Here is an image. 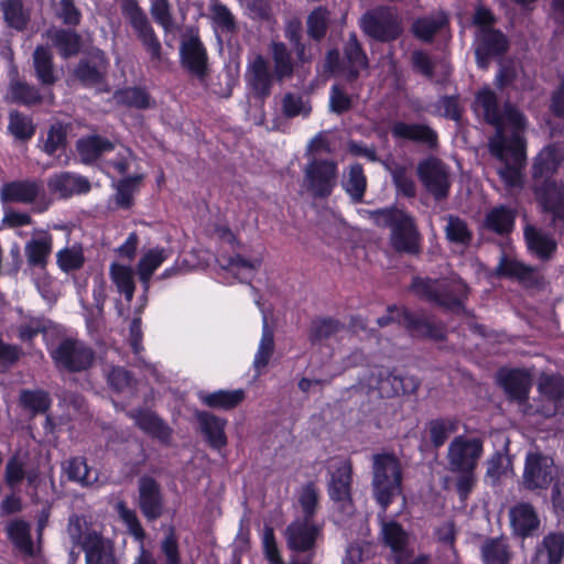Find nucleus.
<instances>
[{
  "mask_svg": "<svg viewBox=\"0 0 564 564\" xmlns=\"http://www.w3.org/2000/svg\"><path fill=\"white\" fill-rule=\"evenodd\" d=\"M245 78L256 96L264 98L270 95L273 75L270 72L269 62L262 55H254L248 62Z\"/></svg>",
  "mask_w": 564,
  "mask_h": 564,
  "instance_id": "obj_18",
  "label": "nucleus"
},
{
  "mask_svg": "<svg viewBox=\"0 0 564 564\" xmlns=\"http://www.w3.org/2000/svg\"><path fill=\"white\" fill-rule=\"evenodd\" d=\"M564 162V147L550 144L536 155L533 164V177L536 197L543 208L555 217H564V184L551 181V176Z\"/></svg>",
  "mask_w": 564,
  "mask_h": 564,
  "instance_id": "obj_2",
  "label": "nucleus"
},
{
  "mask_svg": "<svg viewBox=\"0 0 564 564\" xmlns=\"http://www.w3.org/2000/svg\"><path fill=\"white\" fill-rule=\"evenodd\" d=\"M261 264L260 258L243 259L239 256L229 260L228 271L240 281L249 280Z\"/></svg>",
  "mask_w": 564,
  "mask_h": 564,
  "instance_id": "obj_58",
  "label": "nucleus"
},
{
  "mask_svg": "<svg viewBox=\"0 0 564 564\" xmlns=\"http://www.w3.org/2000/svg\"><path fill=\"white\" fill-rule=\"evenodd\" d=\"M36 77L42 84L51 85L56 80L52 67V54L45 47H36L33 54Z\"/></svg>",
  "mask_w": 564,
  "mask_h": 564,
  "instance_id": "obj_46",
  "label": "nucleus"
},
{
  "mask_svg": "<svg viewBox=\"0 0 564 564\" xmlns=\"http://www.w3.org/2000/svg\"><path fill=\"white\" fill-rule=\"evenodd\" d=\"M390 172L398 192L406 197H413L415 195V184L409 170L403 165H394L390 169Z\"/></svg>",
  "mask_w": 564,
  "mask_h": 564,
  "instance_id": "obj_64",
  "label": "nucleus"
},
{
  "mask_svg": "<svg viewBox=\"0 0 564 564\" xmlns=\"http://www.w3.org/2000/svg\"><path fill=\"white\" fill-rule=\"evenodd\" d=\"M181 57L182 64L191 73L198 77L205 75L207 69V54L198 36L189 35L182 42Z\"/></svg>",
  "mask_w": 564,
  "mask_h": 564,
  "instance_id": "obj_22",
  "label": "nucleus"
},
{
  "mask_svg": "<svg viewBox=\"0 0 564 564\" xmlns=\"http://www.w3.org/2000/svg\"><path fill=\"white\" fill-rule=\"evenodd\" d=\"M170 257V251L162 247H154L145 250L137 264V272L143 284L144 292H148L152 274Z\"/></svg>",
  "mask_w": 564,
  "mask_h": 564,
  "instance_id": "obj_26",
  "label": "nucleus"
},
{
  "mask_svg": "<svg viewBox=\"0 0 564 564\" xmlns=\"http://www.w3.org/2000/svg\"><path fill=\"white\" fill-rule=\"evenodd\" d=\"M494 17L485 8H478L474 15V23L477 25L476 33V58L478 66L486 68L491 56L500 55L508 48L506 36L494 29L491 24Z\"/></svg>",
  "mask_w": 564,
  "mask_h": 564,
  "instance_id": "obj_7",
  "label": "nucleus"
},
{
  "mask_svg": "<svg viewBox=\"0 0 564 564\" xmlns=\"http://www.w3.org/2000/svg\"><path fill=\"white\" fill-rule=\"evenodd\" d=\"M4 478L8 486L13 489L17 488L24 478L34 492H37L41 485L39 471L36 469L25 470L22 460L15 456L7 463Z\"/></svg>",
  "mask_w": 564,
  "mask_h": 564,
  "instance_id": "obj_30",
  "label": "nucleus"
},
{
  "mask_svg": "<svg viewBox=\"0 0 564 564\" xmlns=\"http://www.w3.org/2000/svg\"><path fill=\"white\" fill-rule=\"evenodd\" d=\"M359 214L373 221L378 227H389L390 243L400 252L415 253L420 248V234L414 219L403 209L389 207L377 210L360 209Z\"/></svg>",
  "mask_w": 564,
  "mask_h": 564,
  "instance_id": "obj_3",
  "label": "nucleus"
},
{
  "mask_svg": "<svg viewBox=\"0 0 564 564\" xmlns=\"http://www.w3.org/2000/svg\"><path fill=\"white\" fill-rule=\"evenodd\" d=\"M498 380L511 399L522 402L529 394L532 375L523 369H502L498 373Z\"/></svg>",
  "mask_w": 564,
  "mask_h": 564,
  "instance_id": "obj_21",
  "label": "nucleus"
},
{
  "mask_svg": "<svg viewBox=\"0 0 564 564\" xmlns=\"http://www.w3.org/2000/svg\"><path fill=\"white\" fill-rule=\"evenodd\" d=\"M392 134L397 138L421 141L430 145H433L436 141L435 132L424 124L398 122L392 128Z\"/></svg>",
  "mask_w": 564,
  "mask_h": 564,
  "instance_id": "obj_40",
  "label": "nucleus"
},
{
  "mask_svg": "<svg viewBox=\"0 0 564 564\" xmlns=\"http://www.w3.org/2000/svg\"><path fill=\"white\" fill-rule=\"evenodd\" d=\"M47 37L64 58L76 55L79 52L80 36L73 31L50 30Z\"/></svg>",
  "mask_w": 564,
  "mask_h": 564,
  "instance_id": "obj_38",
  "label": "nucleus"
},
{
  "mask_svg": "<svg viewBox=\"0 0 564 564\" xmlns=\"http://www.w3.org/2000/svg\"><path fill=\"white\" fill-rule=\"evenodd\" d=\"M109 275L117 291L120 294H123L126 300L130 302L135 289L134 272L132 268L119 262H113L110 264Z\"/></svg>",
  "mask_w": 564,
  "mask_h": 564,
  "instance_id": "obj_34",
  "label": "nucleus"
},
{
  "mask_svg": "<svg viewBox=\"0 0 564 564\" xmlns=\"http://www.w3.org/2000/svg\"><path fill=\"white\" fill-rule=\"evenodd\" d=\"M397 319L399 324H403L411 328L415 335L429 336L434 338L441 337V332L434 329V327L427 321H416L409 313L400 312L398 308H390L388 317H381L378 319L380 326L387 325L390 321Z\"/></svg>",
  "mask_w": 564,
  "mask_h": 564,
  "instance_id": "obj_32",
  "label": "nucleus"
},
{
  "mask_svg": "<svg viewBox=\"0 0 564 564\" xmlns=\"http://www.w3.org/2000/svg\"><path fill=\"white\" fill-rule=\"evenodd\" d=\"M115 98L118 104L138 109H148L153 106L149 94L141 88H127L117 91Z\"/></svg>",
  "mask_w": 564,
  "mask_h": 564,
  "instance_id": "obj_50",
  "label": "nucleus"
},
{
  "mask_svg": "<svg viewBox=\"0 0 564 564\" xmlns=\"http://www.w3.org/2000/svg\"><path fill=\"white\" fill-rule=\"evenodd\" d=\"M53 249V238L45 230H35L25 245L28 262L35 267H45Z\"/></svg>",
  "mask_w": 564,
  "mask_h": 564,
  "instance_id": "obj_25",
  "label": "nucleus"
},
{
  "mask_svg": "<svg viewBox=\"0 0 564 564\" xmlns=\"http://www.w3.org/2000/svg\"><path fill=\"white\" fill-rule=\"evenodd\" d=\"M412 288L419 296L451 311H458L468 293L467 285L459 279H415Z\"/></svg>",
  "mask_w": 564,
  "mask_h": 564,
  "instance_id": "obj_6",
  "label": "nucleus"
},
{
  "mask_svg": "<svg viewBox=\"0 0 564 564\" xmlns=\"http://www.w3.org/2000/svg\"><path fill=\"white\" fill-rule=\"evenodd\" d=\"M66 473L69 479L83 486H89L97 481V473L89 469L83 458H72L67 462Z\"/></svg>",
  "mask_w": 564,
  "mask_h": 564,
  "instance_id": "obj_52",
  "label": "nucleus"
},
{
  "mask_svg": "<svg viewBox=\"0 0 564 564\" xmlns=\"http://www.w3.org/2000/svg\"><path fill=\"white\" fill-rule=\"evenodd\" d=\"M305 183L313 195H329L336 183V164L313 160L305 170Z\"/></svg>",
  "mask_w": 564,
  "mask_h": 564,
  "instance_id": "obj_15",
  "label": "nucleus"
},
{
  "mask_svg": "<svg viewBox=\"0 0 564 564\" xmlns=\"http://www.w3.org/2000/svg\"><path fill=\"white\" fill-rule=\"evenodd\" d=\"M138 163L124 175L112 174L122 177L117 183L116 203L118 206L128 208L132 205L133 197L138 193L143 180V174L138 171Z\"/></svg>",
  "mask_w": 564,
  "mask_h": 564,
  "instance_id": "obj_29",
  "label": "nucleus"
},
{
  "mask_svg": "<svg viewBox=\"0 0 564 564\" xmlns=\"http://www.w3.org/2000/svg\"><path fill=\"white\" fill-rule=\"evenodd\" d=\"M318 490L312 482L304 485L297 494V502L302 518L314 519L318 506Z\"/></svg>",
  "mask_w": 564,
  "mask_h": 564,
  "instance_id": "obj_55",
  "label": "nucleus"
},
{
  "mask_svg": "<svg viewBox=\"0 0 564 564\" xmlns=\"http://www.w3.org/2000/svg\"><path fill=\"white\" fill-rule=\"evenodd\" d=\"M56 261L58 268L64 272L82 269L86 261L82 245L74 243L61 249L56 253Z\"/></svg>",
  "mask_w": 564,
  "mask_h": 564,
  "instance_id": "obj_41",
  "label": "nucleus"
},
{
  "mask_svg": "<svg viewBox=\"0 0 564 564\" xmlns=\"http://www.w3.org/2000/svg\"><path fill=\"white\" fill-rule=\"evenodd\" d=\"M447 24V17L438 12L430 18L419 19L414 22L412 30L416 37L422 41H430L433 35L444 29Z\"/></svg>",
  "mask_w": 564,
  "mask_h": 564,
  "instance_id": "obj_43",
  "label": "nucleus"
},
{
  "mask_svg": "<svg viewBox=\"0 0 564 564\" xmlns=\"http://www.w3.org/2000/svg\"><path fill=\"white\" fill-rule=\"evenodd\" d=\"M351 463L348 459L335 460L330 466L328 494L332 500L338 502L344 512L351 510Z\"/></svg>",
  "mask_w": 564,
  "mask_h": 564,
  "instance_id": "obj_11",
  "label": "nucleus"
},
{
  "mask_svg": "<svg viewBox=\"0 0 564 564\" xmlns=\"http://www.w3.org/2000/svg\"><path fill=\"white\" fill-rule=\"evenodd\" d=\"M198 421L203 433L206 435L209 444L215 448H221L226 445L225 435L226 421L208 413H200Z\"/></svg>",
  "mask_w": 564,
  "mask_h": 564,
  "instance_id": "obj_35",
  "label": "nucleus"
},
{
  "mask_svg": "<svg viewBox=\"0 0 564 564\" xmlns=\"http://www.w3.org/2000/svg\"><path fill=\"white\" fill-rule=\"evenodd\" d=\"M360 25L366 34L380 41L394 40L402 31L400 17L391 8H378L367 12L361 18Z\"/></svg>",
  "mask_w": 564,
  "mask_h": 564,
  "instance_id": "obj_10",
  "label": "nucleus"
},
{
  "mask_svg": "<svg viewBox=\"0 0 564 564\" xmlns=\"http://www.w3.org/2000/svg\"><path fill=\"white\" fill-rule=\"evenodd\" d=\"M514 219L513 210L505 206L495 207L486 216V227L497 234H507L513 228Z\"/></svg>",
  "mask_w": 564,
  "mask_h": 564,
  "instance_id": "obj_42",
  "label": "nucleus"
},
{
  "mask_svg": "<svg viewBox=\"0 0 564 564\" xmlns=\"http://www.w3.org/2000/svg\"><path fill=\"white\" fill-rule=\"evenodd\" d=\"M116 510L133 539L137 542L144 541L145 532L141 527L135 512L129 509L122 501L117 502Z\"/></svg>",
  "mask_w": 564,
  "mask_h": 564,
  "instance_id": "obj_60",
  "label": "nucleus"
},
{
  "mask_svg": "<svg viewBox=\"0 0 564 564\" xmlns=\"http://www.w3.org/2000/svg\"><path fill=\"white\" fill-rule=\"evenodd\" d=\"M7 531L9 539L21 553L29 556L35 554V546L30 535V525L26 522L13 521L8 525Z\"/></svg>",
  "mask_w": 564,
  "mask_h": 564,
  "instance_id": "obj_39",
  "label": "nucleus"
},
{
  "mask_svg": "<svg viewBox=\"0 0 564 564\" xmlns=\"http://www.w3.org/2000/svg\"><path fill=\"white\" fill-rule=\"evenodd\" d=\"M210 18L217 32H231L235 20L230 11L220 2L213 1L209 7Z\"/></svg>",
  "mask_w": 564,
  "mask_h": 564,
  "instance_id": "obj_61",
  "label": "nucleus"
},
{
  "mask_svg": "<svg viewBox=\"0 0 564 564\" xmlns=\"http://www.w3.org/2000/svg\"><path fill=\"white\" fill-rule=\"evenodd\" d=\"M510 459L500 454H494L487 460V470H486V479H488L491 484H496L501 479V477L507 476L510 470Z\"/></svg>",
  "mask_w": 564,
  "mask_h": 564,
  "instance_id": "obj_63",
  "label": "nucleus"
},
{
  "mask_svg": "<svg viewBox=\"0 0 564 564\" xmlns=\"http://www.w3.org/2000/svg\"><path fill=\"white\" fill-rule=\"evenodd\" d=\"M42 187L33 181H15L6 183L0 188L3 203H32L41 193Z\"/></svg>",
  "mask_w": 564,
  "mask_h": 564,
  "instance_id": "obj_24",
  "label": "nucleus"
},
{
  "mask_svg": "<svg viewBox=\"0 0 564 564\" xmlns=\"http://www.w3.org/2000/svg\"><path fill=\"white\" fill-rule=\"evenodd\" d=\"M457 430L458 420L454 417L436 419L429 423L431 441L436 447L442 446L447 437Z\"/></svg>",
  "mask_w": 564,
  "mask_h": 564,
  "instance_id": "obj_47",
  "label": "nucleus"
},
{
  "mask_svg": "<svg viewBox=\"0 0 564 564\" xmlns=\"http://www.w3.org/2000/svg\"><path fill=\"white\" fill-rule=\"evenodd\" d=\"M510 522L516 534L528 536L539 527V518L534 508L525 502L516 505L510 510Z\"/></svg>",
  "mask_w": 564,
  "mask_h": 564,
  "instance_id": "obj_28",
  "label": "nucleus"
},
{
  "mask_svg": "<svg viewBox=\"0 0 564 564\" xmlns=\"http://www.w3.org/2000/svg\"><path fill=\"white\" fill-rule=\"evenodd\" d=\"M135 422L140 429L162 441H167L170 437V429L152 412H140L135 416Z\"/></svg>",
  "mask_w": 564,
  "mask_h": 564,
  "instance_id": "obj_51",
  "label": "nucleus"
},
{
  "mask_svg": "<svg viewBox=\"0 0 564 564\" xmlns=\"http://www.w3.org/2000/svg\"><path fill=\"white\" fill-rule=\"evenodd\" d=\"M445 234L449 242L460 246H467L471 239V232L466 223L453 216L447 219Z\"/></svg>",
  "mask_w": 564,
  "mask_h": 564,
  "instance_id": "obj_59",
  "label": "nucleus"
},
{
  "mask_svg": "<svg viewBox=\"0 0 564 564\" xmlns=\"http://www.w3.org/2000/svg\"><path fill=\"white\" fill-rule=\"evenodd\" d=\"M274 351V336L273 332L269 328L265 316L263 317L262 336L254 355L253 368L257 376H260L264 368L268 366Z\"/></svg>",
  "mask_w": 564,
  "mask_h": 564,
  "instance_id": "obj_37",
  "label": "nucleus"
},
{
  "mask_svg": "<svg viewBox=\"0 0 564 564\" xmlns=\"http://www.w3.org/2000/svg\"><path fill=\"white\" fill-rule=\"evenodd\" d=\"M381 538L397 561L405 560L412 550V538L400 523L394 520H382Z\"/></svg>",
  "mask_w": 564,
  "mask_h": 564,
  "instance_id": "obj_19",
  "label": "nucleus"
},
{
  "mask_svg": "<svg viewBox=\"0 0 564 564\" xmlns=\"http://www.w3.org/2000/svg\"><path fill=\"white\" fill-rule=\"evenodd\" d=\"M199 400L209 408L230 410L236 408L245 399V391L237 390H218L212 393L199 392Z\"/></svg>",
  "mask_w": 564,
  "mask_h": 564,
  "instance_id": "obj_33",
  "label": "nucleus"
},
{
  "mask_svg": "<svg viewBox=\"0 0 564 564\" xmlns=\"http://www.w3.org/2000/svg\"><path fill=\"white\" fill-rule=\"evenodd\" d=\"M322 533V527L314 519L296 518L285 529L288 546L293 551H311Z\"/></svg>",
  "mask_w": 564,
  "mask_h": 564,
  "instance_id": "obj_13",
  "label": "nucleus"
},
{
  "mask_svg": "<svg viewBox=\"0 0 564 564\" xmlns=\"http://www.w3.org/2000/svg\"><path fill=\"white\" fill-rule=\"evenodd\" d=\"M51 355L58 367L72 371L86 369L93 361L91 350L83 343L70 339L63 340Z\"/></svg>",
  "mask_w": 564,
  "mask_h": 564,
  "instance_id": "obj_14",
  "label": "nucleus"
},
{
  "mask_svg": "<svg viewBox=\"0 0 564 564\" xmlns=\"http://www.w3.org/2000/svg\"><path fill=\"white\" fill-rule=\"evenodd\" d=\"M93 296L95 307L93 308L90 316L87 317V325L90 329L98 326V322L102 315L104 304L107 299V285L102 278H96L94 280Z\"/></svg>",
  "mask_w": 564,
  "mask_h": 564,
  "instance_id": "obj_57",
  "label": "nucleus"
},
{
  "mask_svg": "<svg viewBox=\"0 0 564 564\" xmlns=\"http://www.w3.org/2000/svg\"><path fill=\"white\" fill-rule=\"evenodd\" d=\"M539 391L542 404L536 412L544 416L557 414L562 409L564 379L558 376L543 375L539 381Z\"/></svg>",
  "mask_w": 564,
  "mask_h": 564,
  "instance_id": "obj_16",
  "label": "nucleus"
},
{
  "mask_svg": "<svg viewBox=\"0 0 564 564\" xmlns=\"http://www.w3.org/2000/svg\"><path fill=\"white\" fill-rule=\"evenodd\" d=\"M564 555V535L551 533L538 547L532 564H558Z\"/></svg>",
  "mask_w": 564,
  "mask_h": 564,
  "instance_id": "obj_31",
  "label": "nucleus"
},
{
  "mask_svg": "<svg viewBox=\"0 0 564 564\" xmlns=\"http://www.w3.org/2000/svg\"><path fill=\"white\" fill-rule=\"evenodd\" d=\"M272 57L274 61V74L278 79L290 77L293 72V65L290 54L282 43L273 42L271 45Z\"/></svg>",
  "mask_w": 564,
  "mask_h": 564,
  "instance_id": "obj_56",
  "label": "nucleus"
},
{
  "mask_svg": "<svg viewBox=\"0 0 564 564\" xmlns=\"http://www.w3.org/2000/svg\"><path fill=\"white\" fill-rule=\"evenodd\" d=\"M77 151L85 163L95 162L110 152H116V158L107 160L108 173L124 175L135 165V158L130 149L115 143L100 135H89L77 141Z\"/></svg>",
  "mask_w": 564,
  "mask_h": 564,
  "instance_id": "obj_4",
  "label": "nucleus"
},
{
  "mask_svg": "<svg viewBox=\"0 0 564 564\" xmlns=\"http://www.w3.org/2000/svg\"><path fill=\"white\" fill-rule=\"evenodd\" d=\"M346 192L355 202H360L364 197L367 180L359 164H354L349 169L348 177L344 183Z\"/></svg>",
  "mask_w": 564,
  "mask_h": 564,
  "instance_id": "obj_54",
  "label": "nucleus"
},
{
  "mask_svg": "<svg viewBox=\"0 0 564 564\" xmlns=\"http://www.w3.org/2000/svg\"><path fill=\"white\" fill-rule=\"evenodd\" d=\"M556 475L552 456L538 449L528 452L522 476L523 486L530 490H545Z\"/></svg>",
  "mask_w": 564,
  "mask_h": 564,
  "instance_id": "obj_9",
  "label": "nucleus"
},
{
  "mask_svg": "<svg viewBox=\"0 0 564 564\" xmlns=\"http://www.w3.org/2000/svg\"><path fill=\"white\" fill-rule=\"evenodd\" d=\"M139 506L149 520L158 519L162 514L163 500L160 486L150 477H142L139 481Z\"/></svg>",
  "mask_w": 564,
  "mask_h": 564,
  "instance_id": "obj_20",
  "label": "nucleus"
},
{
  "mask_svg": "<svg viewBox=\"0 0 564 564\" xmlns=\"http://www.w3.org/2000/svg\"><path fill=\"white\" fill-rule=\"evenodd\" d=\"M529 249L541 259H546L555 250V242L533 227L524 231Z\"/></svg>",
  "mask_w": 564,
  "mask_h": 564,
  "instance_id": "obj_44",
  "label": "nucleus"
},
{
  "mask_svg": "<svg viewBox=\"0 0 564 564\" xmlns=\"http://www.w3.org/2000/svg\"><path fill=\"white\" fill-rule=\"evenodd\" d=\"M372 468L373 494L386 511L392 500L401 494V466L393 455L379 454L373 456Z\"/></svg>",
  "mask_w": 564,
  "mask_h": 564,
  "instance_id": "obj_5",
  "label": "nucleus"
},
{
  "mask_svg": "<svg viewBox=\"0 0 564 564\" xmlns=\"http://www.w3.org/2000/svg\"><path fill=\"white\" fill-rule=\"evenodd\" d=\"M345 55L349 64V78L354 79L358 76L360 70L366 69L368 66L367 56L354 34H351L347 41Z\"/></svg>",
  "mask_w": 564,
  "mask_h": 564,
  "instance_id": "obj_45",
  "label": "nucleus"
},
{
  "mask_svg": "<svg viewBox=\"0 0 564 564\" xmlns=\"http://www.w3.org/2000/svg\"><path fill=\"white\" fill-rule=\"evenodd\" d=\"M474 110L496 127V134L489 140V151L501 163L497 169L500 178L508 188L520 187L527 161L522 137L528 123L525 117L510 104H506L500 111L496 94L488 87L478 91Z\"/></svg>",
  "mask_w": 564,
  "mask_h": 564,
  "instance_id": "obj_1",
  "label": "nucleus"
},
{
  "mask_svg": "<svg viewBox=\"0 0 564 564\" xmlns=\"http://www.w3.org/2000/svg\"><path fill=\"white\" fill-rule=\"evenodd\" d=\"M481 553L485 564H507L509 561L508 546L502 539L487 541L482 545Z\"/></svg>",
  "mask_w": 564,
  "mask_h": 564,
  "instance_id": "obj_53",
  "label": "nucleus"
},
{
  "mask_svg": "<svg viewBox=\"0 0 564 564\" xmlns=\"http://www.w3.org/2000/svg\"><path fill=\"white\" fill-rule=\"evenodd\" d=\"M417 174L421 182L436 198L446 196L449 181L448 172L437 159H427L420 163Z\"/></svg>",
  "mask_w": 564,
  "mask_h": 564,
  "instance_id": "obj_17",
  "label": "nucleus"
},
{
  "mask_svg": "<svg viewBox=\"0 0 564 564\" xmlns=\"http://www.w3.org/2000/svg\"><path fill=\"white\" fill-rule=\"evenodd\" d=\"M8 129L12 135L19 140L31 139L35 132L32 120L18 112L10 113Z\"/></svg>",
  "mask_w": 564,
  "mask_h": 564,
  "instance_id": "obj_62",
  "label": "nucleus"
},
{
  "mask_svg": "<svg viewBox=\"0 0 564 564\" xmlns=\"http://www.w3.org/2000/svg\"><path fill=\"white\" fill-rule=\"evenodd\" d=\"M484 453V442L479 437L458 435L452 440L447 448L449 471L476 469Z\"/></svg>",
  "mask_w": 564,
  "mask_h": 564,
  "instance_id": "obj_8",
  "label": "nucleus"
},
{
  "mask_svg": "<svg viewBox=\"0 0 564 564\" xmlns=\"http://www.w3.org/2000/svg\"><path fill=\"white\" fill-rule=\"evenodd\" d=\"M91 62L93 66L87 62L80 63L76 70V76L86 85L98 84L107 67L105 54L99 50L93 53Z\"/></svg>",
  "mask_w": 564,
  "mask_h": 564,
  "instance_id": "obj_36",
  "label": "nucleus"
},
{
  "mask_svg": "<svg viewBox=\"0 0 564 564\" xmlns=\"http://www.w3.org/2000/svg\"><path fill=\"white\" fill-rule=\"evenodd\" d=\"M0 8L11 28L22 30L26 25L29 18L21 0H0Z\"/></svg>",
  "mask_w": 564,
  "mask_h": 564,
  "instance_id": "obj_48",
  "label": "nucleus"
},
{
  "mask_svg": "<svg viewBox=\"0 0 564 564\" xmlns=\"http://www.w3.org/2000/svg\"><path fill=\"white\" fill-rule=\"evenodd\" d=\"M86 564H117L112 543L98 533H88L83 541Z\"/></svg>",
  "mask_w": 564,
  "mask_h": 564,
  "instance_id": "obj_23",
  "label": "nucleus"
},
{
  "mask_svg": "<svg viewBox=\"0 0 564 564\" xmlns=\"http://www.w3.org/2000/svg\"><path fill=\"white\" fill-rule=\"evenodd\" d=\"M50 189L61 197L84 194L90 189L87 178L72 173H61L48 180Z\"/></svg>",
  "mask_w": 564,
  "mask_h": 564,
  "instance_id": "obj_27",
  "label": "nucleus"
},
{
  "mask_svg": "<svg viewBox=\"0 0 564 564\" xmlns=\"http://www.w3.org/2000/svg\"><path fill=\"white\" fill-rule=\"evenodd\" d=\"M496 271L499 275L517 278L523 282H527L535 276V271L532 268L527 267L518 260L509 257H503L500 260Z\"/></svg>",
  "mask_w": 564,
  "mask_h": 564,
  "instance_id": "obj_49",
  "label": "nucleus"
},
{
  "mask_svg": "<svg viewBox=\"0 0 564 564\" xmlns=\"http://www.w3.org/2000/svg\"><path fill=\"white\" fill-rule=\"evenodd\" d=\"M121 10L149 53L154 57L159 56L160 42L150 25L147 14L139 7L137 0H121Z\"/></svg>",
  "mask_w": 564,
  "mask_h": 564,
  "instance_id": "obj_12",
  "label": "nucleus"
}]
</instances>
